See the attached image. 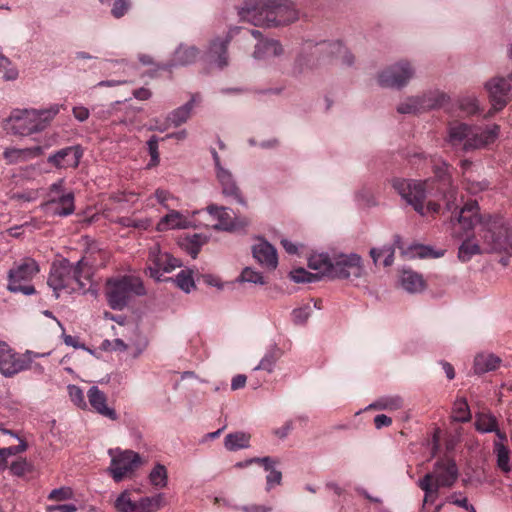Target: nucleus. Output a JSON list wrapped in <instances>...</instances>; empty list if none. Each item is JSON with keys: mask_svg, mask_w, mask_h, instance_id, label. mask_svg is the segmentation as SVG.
<instances>
[{"mask_svg": "<svg viewBox=\"0 0 512 512\" xmlns=\"http://www.w3.org/2000/svg\"><path fill=\"white\" fill-rule=\"evenodd\" d=\"M460 168L463 178L464 188L471 194H477L486 190L489 186V182L486 179H482L475 169V166L470 160H462L460 162Z\"/></svg>", "mask_w": 512, "mask_h": 512, "instance_id": "nucleus-19", "label": "nucleus"}, {"mask_svg": "<svg viewBox=\"0 0 512 512\" xmlns=\"http://www.w3.org/2000/svg\"><path fill=\"white\" fill-rule=\"evenodd\" d=\"M458 478V468L453 460H439L435 463L432 473H427L418 481L424 491V504L433 503L441 487H451Z\"/></svg>", "mask_w": 512, "mask_h": 512, "instance_id": "nucleus-8", "label": "nucleus"}, {"mask_svg": "<svg viewBox=\"0 0 512 512\" xmlns=\"http://www.w3.org/2000/svg\"><path fill=\"white\" fill-rule=\"evenodd\" d=\"M43 208L52 216H69L75 211L74 194L67 192L66 194L51 196L43 205Z\"/></svg>", "mask_w": 512, "mask_h": 512, "instance_id": "nucleus-21", "label": "nucleus"}, {"mask_svg": "<svg viewBox=\"0 0 512 512\" xmlns=\"http://www.w3.org/2000/svg\"><path fill=\"white\" fill-rule=\"evenodd\" d=\"M151 485L156 488H165L168 484V472L164 465L156 464L149 474Z\"/></svg>", "mask_w": 512, "mask_h": 512, "instance_id": "nucleus-41", "label": "nucleus"}, {"mask_svg": "<svg viewBox=\"0 0 512 512\" xmlns=\"http://www.w3.org/2000/svg\"><path fill=\"white\" fill-rule=\"evenodd\" d=\"M154 196L158 203L165 208H169V201L175 199L169 191L164 189H157L154 193Z\"/></svg>", "mask_w": 512, "mask_h": 512, "instance_id": "nucleus-59", "label": "nucleus"}, {"mask_svg": "<svg viewBox=\"0 0 512 512\" xmlns=\"http://www.w3.org/2000/svg\"><path fill=\"white\" fill-rule=\"evenodd\" d=\"M242 30L239 27H234L229 30L224 38L217 37L213 39L209 46V56L216 63L219 68H224L228 64L227 46L235 34L240 33Z\"/></svg>", "mask_w": 512, "mask_h": 512, "instance_id": "nucleus-20", "label": "nucleus"}, {"mask_svg": "<svg viewBox=\"0 0 512 512\" xmlns=\"http://www.w3.org/2000/svg\"><path fill=\"white\" fill-rule=\"evenodd\" d=\"M471 418L469 406L465 399H457L454 403L452 419L456 422H467Z\"/></svg>", "mask_w": 512, "mask_h": 512, "instance_id": "nucleus-45", "label": "nucleus"}, {"mask_svg": "<svg viewBox=\"0 0 512 512\" xmlns=\"http://www.w3.org/2000/svg\"><path fill=\"white\" fill-rule=\"evenodd\" d=\"M403 406V400L399 396L382 397L369 405V408L378 410L395 411Z\"/></svg>", "mask_w": 512, "mask_h": 512, "instance_id": "nucleus-42", "label": "nucleus"}, {"mask_svg": "<svg viewBox=\"0 0 512 512\" xmlns=\"http://www.w3.org/2000/svg\"><path fill=\"white\" fill-rule=\"evenodd\" d=\"M147 346L148 340L145 337H139L135 342L128 344V350L133 358H138Z\"/></svg>", "mask_w": 512, "mask_h": 512, "instance_id": "nucleus-54", "label": "nucleus"}, {"mask_svg": "<svg viewBox=\"0 0 512 512\" xmlns=\"http://www.w3.org/2000/svg\"><path fill=\"white\" fill-rule=\"evenodd\" d=\"M448 502L452 503L454 505H457L459 507H462L469 512H476L474 506L470 505L468 503V499L465 496H462L461 493H453L449 498Z\"/></svg>", "mask_w": 512, "mask_h": 512, "instance_id": "nucleus-56", "label": "nucleus"}, {"mask_svg": "<svg viewBox=\"0 0 512 512\" xmlns=\"http://www.w3.org/2000/svg\"><path fill=\"white\" fill-rule=\"evenodd\" d=\"M68 392H69L71 401L76 406H78L79 408H82V409L87 407V403L85 401V396H84L82 389H80L76 385H69Z\"/></svg>", "mask_w": 512, "mask_h": 512, "instance_id": "nucleus-49", "label": "nucleus"}, {"mask_svg": "<svg viewBox=\"0 0 512 512\" xmlns=\"http://www.w3.org/2000/svg\"><path fill=\"white\" fill-rule=\"evenodd\" d=\"M26 449H27V444L24 441H20V443L16 446L2 448V451L5 453L6 457L8 458L10 456L22 453Z\"/></svg>", "mask_w": 512, "mask_h": 512, "instance_id": "nucleus-60", "label": "nucleus"}, {"mask_svg": "<svg viewBox=\"0 0 512 512\" xmlns=\"http://www.w3.org/2000/svg\"><path fill=\"white\" fill-rule=\"evenodd\" d=\"M242 510L244 512H270L272 510L271 506L266 505H249V506H243Z\"/></svg>", "mask_w": 512, "mask_h": 512, "instance_id": "nucleus-64", "label": "nucleus"}, {"mask_svg": "<svg viewBox=\"0 0 512 512\" xmlns=\"http://www.w3.org/2000/svg\"><path fill=\"white\" fill-rule=\"evenodd\" d=\"M238 15L255 26L280 27L297 21L299 10L292 0H245Z\"/></svg>", "mask_w": 512, "mask_h": 512, "instance_id": "nucleus-2", "label": "nucleus"}, {"mask_svg": "<svg viewBox=\"0 0 512 512\" xmlns=\"http://www.w3.org/2000/svg\"><path fill=\"white\" fill-rule=\"evenodd\" d=\"M477 201L467 202L460 210L458 222L463 229L471 230L479 226V243L474 238H467L462 242L458 250V258L462 262H468L473 256L483 253L512 251V230L506 227L502 218L490 214L478 213Z\"/></svg>", "mask_w": 512, "mask_h": 512, "instance_id": "nucleus-1", "label": "nucleus"}, {"mask_svg": "<svg viewBox=\"0 0 512 512\" xmlns=\"http://www.w3.org/2000/svg\"><path fill=\"white\" fill-rule=\"evenodd\" d=\"M290 278L295 283H311L319 279L317 274L310 273L303 268L295 269L290 272Z\"/></svg>", "mask_w": 512, "mask_h": 512, "instance_id": "nucleus-48", "label": "nucleus"}, {"mask_svg": "<svg viewBox=\"0 0 512 512\" xmlns=\"http://www.w3.org/2000/svg\"><path fill=\"white\" fill-rule=\"evenodd\" d=\"M142 282L135 277L123 276L107 282V301L113 310H122L134 295H144Z\"/></svg>", "mask_w": 512, "mask_h": 512, "instance_id": "nucleus-9", "label": "nucleus"}, {"mask_svg": "<svg viewBox=\"0 0 512 512\" xmlns=\"http://www.w3.org/2000/svg\"><path fill=\"white\" fill-rule=\"evenodd\" d=\"M194 101H195V99L192 98L186 104L173 110L169 114L167 120L175 127H178L181 124L185 123L191 115L192 109L194 107Z\"/></svg>", "mask_w": 512, "mask_h": 512, "instance_id": "nucleus-37", "label": "nucleus"}, {"mask_svg": "<svg viewBox=\"0 0 512 512\" xmlns=\"http://www.w3.org/2000/svg\"><path fill=\"white\" fill-rule=\"evenodd\" d=\"M278 461L269 456L262 457L260 464L264 470L268 472L266 476V491H270L273 487L281 485L282 483V472L275 469V465Z\"/></svg>", "mask_w": 512, "mask_h": 512, "instance_id": "nucleus-30", "label": "nucleus"}, {"mask_svg": "<svg viewBox=\"0 0 512 512\" xmlns=\"http://www.w3.org/2000/svg\"><path fill=\"white\" fill-rule=\"evenodd\" d=\"M87 397L89 404L94 411L110 420H117L118 416L116 411L113 408L107 406V397L105 393L101 391L97 386H92L89 388Z\"/></svg>", "mask_w": 512, "mask_h": 512, "instance_id": "nucleus-24", "label": "nucleus"}, {"mask_svg": "<svg viewBox=\"0 0 512 512\" xmlns=\"http://www.w3.org/2000/svg\"><path fill=\"white\" fill-rule=\"evenodd\" d=\"M280 355V350L277 347H273L264 355L254 370H265L268 373H271Z\"/></svg>", "mask_w": 512, "mask_h": 512, "instance_id": "nucleus-44", "label": "nucleus"}, {"mask_svg": "<svg viewBox=\"0 0 512 512\" xmlns=\"http://www.w3.org/2000/svg\"><path fill=\"white\" fill-rule=\"evenodd\" d=\"M311 312H312V309L309 304L294 309L292 311L294 323H296V324L305 323L308 320V318L310 317Z\"/></svg>", "mask_w": 512, "mask_h": 512, "instance_id": "nucleus-53", "label": "nucleus"}, {"mask_svg": "<svg viewBox=\"0 0 512 512\" xmlns=\"http://www.w3.org/2000/svg\"><path fill=\"white\" fill-rule=\"evenodd\" d=\"M404 253H410L412 257L426 258V257H440L443 253L432 254L431 248L424 245H413L410 247V251H405Z\"/></svg>", "mask_w": 512, "mask_h": 512, "instance_id": "nucleus-52", "label": "nucleus"}, {"mask_svg": "<svg viewBox=\"0 0 512 512\" xmlns=\"http://www.w3.org/2000/svg\"><path fill=\"white\" fill-rule=\"evenodd\" d=\"M149 154L151 156L150 163L148 167H153L158 165L159 163V152H158V138L156 136L150 137L147 142Z\"/></svg>", "mask_w": 512, "mask_h": 512, "instance_id": "nucleus-55", "label": "nucleus"}, {"mask_svg": "<svg viewBox=\"0 0 512 512\" xmlns=\"http://www.w3.org/2000/svg\"><path fill=\"white\" fill-rule=\"evenodd\" d=\"M216 177L222 188V194L225 197L231 198L243 206L246 205V201L243 198L231 171L225 168H219V171L216 173Z\"/></svg>", "mask_w": 512, "mask_h": 512, "instance_id": "nucleus-22", "label": "nucleus"}, {"mask_svg": "<svg viewBox=\"0 0 512 512\" xmlns=\"http://www.w3.org/2000/svg\"><path fill=\"white\" fill-rule=\"evenodd\" d=\"M165 505L164 494L143 497L138 501L139 512H156Z\"/></svg>", "mask_w": 512, "mask_h": 512, "instance_id": "nucleus-39", "label": "nucleus"}, {"mask_svg": "<svg viewBox=\"0 0 512 512\" xmlns=\"http://www.w3.org/2000/svg\"><path fill=\"white\" fill-rule=\"evenodd\" d=\"M199 53V50L195 46L181 44L174 53L171 66L192 64L197 60Z\"/></svg>", "mask_w": 512, "mask_h": 512, "instance_id": "nucleus-31", "label": "nucleus"}, {"mask_svg": "<svg viewBox=\"0 0 512 512\" xmlns=\"http://www.w3.org/2000/svg\"><path fill=\"white\" fill-rule=\"evenodd\" d=\"M73 116L79 121L84 122L89 118L90 111L84 106H75L72 109Z\"/></svg>", "mask_w": 512, "mask_h": 512, "instance_id": "nucleus-61", "label": "nucleus"}, {"mask_svg": "<svg viewBox=\"0 0 512 512\" xmlns=\"http://www.w3.org/2000/svg\"><path fill=\"white\" fill-rule=\"evenodd\" d=\"M281 44L274 39H261L255 46L253 57L257 60H265L281 55Z\"/></svg>", "mask_w": 512, "mask_h": 512, "instance_id": "nucleus-27", "label": "nucleus"}, {"mask_svg": "<svg viewBox=\"0 0 512 512\" xmlns=\"http://www.w3.org/2000/svg\"><path fill=\"white\" fill-rule=\"evenodd\" d=\"M415 69L410 62L402 60L383 69L377 77L378 84L385 88L400 89L414 77Z\"/></svg>", "mask_w": 512, "mask_h": 512, "instance_id": "nucleus-12", "label": "nucleus"}, {"mask_svg": "<svg viewBox=\"0 0 512 512\" xmlns=\"http://www.w3.org/2000/svg\"><path fill=\"white\" fill-rule=\"evenodd\" d=\"M395 247L392 245H384L381 248H372L370 256L375 265L383 258V266H391L394 262Z\"/></svg>", "mask_w": 512, "mask_h": 512, "instance_id": "nucleus-38", "label": "nucleus"}, {"mask_svg": "<svg viewBox=\"0 0 512 512\" xmlns=\"http://www.w3.org/2000/svg\"><path fill=\"white\" fill-rule=\"evenodd\" d=\"M111 455V464L109 472L116 482L122 481L134 473V471L141 465V457L138 453L132 450L120 451L109 450Z\"/></svg>", "mask_w": 512, "mask_h": 512, "instance_id": "nucleus-13", "label": "nucleus"}, {"mask_svg": "<svg viewBox=\"0 0 512 512\" xmlns=\"http://www.w3.org/2000/svg\"><path fill=\"white\" fill-rule=\"evenodd\" d=\"M173 281L177 287L186 293H189L195 287L192 273L189 270H181Z\"/></svg>", "mask_w": 512, "mask_h": 512, "instance_id": "nucleus-47", "label": "nucleus"}, {"mask_svg": "<svg viewBox=\"0 0 512 512\" xmlns=\"http://www.w3.org/2000/svg\"><path fill=\"white\" fill-rule=\"evenodd\" d=\"M499 134L500 127L496 124L480 127L456 122L449 125L447 141L452 147L469 152L494 143Z\"/></svg>", "mask_w": 512, "mask_h": 512, "instance_id": "nucleus-4", "label": "nucleus"}, {"mask_svg": "<svg viewBox=\"0 0 512 512\" xmlns=\"http://www.w3.org/2000/svg\"><path fill=\"white\" fill-rule=\"evenodd\" d=\"M90 268L85 259H80L76 264H72L67 259H62L52 264L48 277V285L54 291L55 297H59L62 290L68 293L84 290L86 283L82 280H88Z\"/></svg>", "mask_w": 512, "mask_h": 512, "instance_id": "nucleus-5", "label": "nucleus"}, {"mask_svg": "<svg viewBox=\"0 0 512 512\" xmlns=\"http://www.w3.org/2000/svg\"><path fill=\"white\" fill-rule=\"evenodd\" d=\"M333 260L327 254H315L312 255L308 260V266L310 269L315 270L317 276L333 278L332 270Z\"/></svg>", "mask_w": 512, "mask_h": 512, "instance_id": "nucleus-28", "label": "nucleus"}, {"mask_svg": "<svg viewBox=\"0 0 512 512\" xmlns=\"http://www.w3.org/2000/svg\"><path fill=\"white\" fill-rule=\"evenodd\" d=\"M475 429L479 433H492L499 426L498 420L491 412H478L475 415Z\"/></svg>", "mask_w": 512, "mask_h": 512, "instance_id": "nucleus-34", "label": "nucleus"}, {"mask_svg": "<svg viewBox=\"0 0 512 512\" xmlns=\"http://www.w3.org/2000/svg\"><path fill=\"white\" fill-rule=\"evenodd\" d=\"M115 507L120 512H139L138 501H132L127 492L119 495L115 501Z\"/></svg>", "mask_w": 512, "mask_h": 512, "instance_id": "nucleus-46", "label": "nucleus"}, {"mask_svg": "<svg viewBox=\"0 0 512 512\" xmlns=\"http://www.w3.org/2000/svg\"><path fill=\"white\" fill-rule=\"evenodd\" d=\"M332 59L344 66H350L354 62L353 55L340 41H323L314 45L308 43L295 62V71L298 73L312 71Z\"/></svg>", "mask_w": 512, "mask_h": 512, "instance_id": "nucleus-3", "label": "nucleus"}, {"mask_svg": "<svg viewBox=\"0 0 512 512\" xmlns=\"http://www.w3.org/2000/svg\"><path fill=\"white\" fill-rule=\"evenodd\" d=\"M425 111L444 106L449 101V96L439 90L429 91L421 96Z\"/></svg>", "mask_w": 512, "mask_h": 512, "instance_id": "nucleus-36", "label": "nucleus"}, {"mask_svg": "<svg viewBox=\"0 0 512 512\" xmlns=\"http://www.w3.org/2000/svg\"><path fill=\"white\" fill-rule=\"evenodd\" d=\"M208 213L217 222L213 225L217 230L231 231L236 229L237 225L230 215V209L223 206L209 205Z\"/></svg>", "mask_w": 512, "mask_h": 512, "instance_id": "nucleus-26", "label": "nucleus"}, {"mask_svg": "<svg viewBox=\"0 0 512 512\" xmlns=\"http://www.w3.org/2000/svg\"><path fill=\"white\" fill-rule=\"evenodd\" d=\"M332 270L333 278L338 279H358L365 273L362 259L355 253L339 255L333 260Z\"/></svg>", "mask_w": 512, "mask_h": 512, "instance_id": "nucleus-15", "label": "nucleus"}, {"mask_svg": "<svg viewBox=\"0 0 512 512\" xmlns=\"http://www.w3.org/2000/svg\"><path fill=\"white\" fill-rule=\"evenodd\" d=\"M494 453L497 456V465L498 467L504 471H510V452L508 447L502 443H493Z\"/></svg>", "mask_w": 512, "mask_h": 512, "instance_id": "nucleus-43", "label": "nucleus"}, {"mask_svg": "<svg viewBox=\"0 0 512 512\" xmlns=\"http://www.w3.org/2000/svg\"><path fill=\"white\" fill-rule=\"evenodd\" d=\"M29 469L30 466L25 459H19L10 465V471L15 476H23Z\"/></svg>", "mask_w": 512, "mask_h": 512, "instance_id": "nucleus-57", "label": "nucleus"}, {"mask_svg": "<svg viewBox=\"0 0 512 512\" xmlns=\"http://www.w3.org/2000/svg\"><path fill=\"white\" fill-rule=\"evenodd\" d=\"M240 280L243 282H249L254 284H261L263 285L265 283L264 278L260 272H257L249 267L245 268L241 275Z\"/></svg>", "mask_w": 512, "mask_h": 512, "instance_id": "nucleus-50", "label": "nucleus"}, {"mask_svg": "<svg viewBox=\"0 0 512 512\" xmlns=\"http://www.w3.org/2000/svg\"><path fill=\"white\" fill-rule=\"evenodd\" d=\"M71 496H72V491L70 488L61 487V488L52 490L50 492L48 498L50 500H54V501H63V500L70 499Z\"/></svg>", "mask_w": 512, "mask_h": 512, "instance_id": "nucleus-58", "label": "nucleus"}, {"mask_svg": "<svg viewBox=\"0 0 512 512\" xmlns=\"http://www.w3.org/2000/svg\"><path fill=\"white\" fill-rule=\"evenodd\" d=\"M501 359L491 353H479L474 358L473 370L476 374H483L497 369Z\"/></svg>", "mask_w": 512, "mask_h": 512, "instance_id": "nucleus-29", "label": "nucleus"}, {"mask_svg": "<svg viewBox=\"0 0 512 512\" xmlns=\"http://www.w3.org/2000/svg\"><path fill=\"white\" fill-rule=\"evenodd\" d=\"M492 106L495 111L501 110L510 97V83L507 79L502 77H495L485 83Z\"/></svg>", "mask_w": 512, "mask_h": 512, "instance_id": "nucleus-18", "label": "nucleus"}, {"mask_svg": "<svg viewBox=\"0 0 512 512\" xmlns=\"http://www.w3.org/2000/svg\"><path fill=\"white\" fill-rule=\"evenodd\" d=\"M429 161L432 164L436 181L439 183L437 192L443 194L444 198L447 200L446 205L449 210L457 207L455 204L457 199V189L452 186L448 163L435 156H430ZM432 180L435 182L434 179Z\"/></svg>", "mask_w": 512, "mask_h": 512, "instance_id": "nucleus-14", "label": "nucleus"}, {"mask_svg": "<svg viewBox=\"0 0 512 512\" xmlns=\"http://www.w3.org/2000/svg\"><path fill=\"white\" fill-rule=\"evenodd\" d=\"M48 511L53 512H75L76 506L74 504H62V505H55V506H48Z\"/></svg>", "mask_w": 512, "mask_h": 512, "instance_id": "nucleus-63", "label": "nucleus"}, {"mask_svg": "<svg viewBox=\"0 0 512 512\" xmlns=\"http://www.w3.org/2000/svg\"><path fill=\"white\" fill-rule=\"evenodd\" d=\"M38 263L30 257H25L15 262L7 273V290L11 293L33 295L36 290L33 285L23 284L30 282L39 273Z\"/></svg>", "mask_w": 512, "mask_h": 512, "instance_id": "nucleus-10", "label": "nucleus"}, {"mask_svg": "<svg viewBox=\"0 0 512 512\" xmlns=\"http://www.w3.org/2000/svg\"><path fill=\"white\" fill-rule=\"evenodd\" d=\"M253 257L257 262L269 269H275L278 265L276 249L267 241L259 239L252 248Z\"/></svg>", "mask_w": 512, "mask_h": 512, "instance_id": "nucleus-23", "label": "nucleus"}, {"mask_svg": "<svg viewBox=\"0 0 512 512\" xmlns=\"http://www.w3.org/2000/svg\"><path fill=\"white\" fill-rule=\"evenodd\" d=\"M61 105L52 104L45 109L15 110L10 116L15 134L30 135L45 130L60 112Z\"/></svg>", "mask_w": 512, "mask_h": 512, "instance_id": "nucleus-7", "label": "nucleus"}, {"mask_svg": "<svg viewBox=\"0 0 512 512\" xmlns=\"http://www.w3.org/2000/svg\"><path fill=\"white\" fill-rule=\"evenodd\" d=\"M148 262L146 273L157 281L162 280L161 277L164 273H169L181 265L169 253L161 252L158 246L150 248Z\"/></svg>", "mask_w": 512, "mask_h": 512, "instance_id": "nucleus-16", "label": "nucleus"}, {"mask_svg": "<svg viewBox=\"0 0 512 512\" xmlns=\"http://www.w3.org/2000/svg\"><path fill=\"white\" fill-rule=\"evenodd\" d=\"M251 435L249 433L238 431L229 433L225 436L224 446L228 451H237L250 446Z\"/></svg>", "mask_w": 512, "mask_h": 512, "instance_id": "nucleus-33", "label": "nucleus"}, {"mask_svg": "<svg viewBox=\"0 0 512 512\" xmlns=\"http://www.w3.org/2000/svg\"><path fill=\"white\" fill-rule=\"evenodd\" d=\"M400 282L402 288L410 293L420 292L424 287L422 277L413 271L404 270L401 274Z\"/></svg>", "mask_w": 512, "mask_h": 512, "instance_id": "nucleus-35", "label": "nucleus"}, {"mask_svg": "<svg viewBox=\"0 0 512 512\" xmlns=\"http://www.w3.org/2000/svg\"><path fill=\"white\" fill-rule=\"evenodd\" d=\"M43 154L41 146H34L29 148H6L3 152V158L9 165L26 162Z\"/></svg>", "mask_w": 512, "mask_h": 512, "instance_id": "nucleus-25", "label": "nucleus"}, {"mask_svg": "<svg viewBox=\"0 0 512 512\" xmlns=\"http://www.w3.org/2000/svg\"><path fill=\"white\" fill-rule=\"evenodd\" d=\"M459 107L467 114H474L479 110L478 100L472 96L462 97L459 100Z\"/></svg>", "mask_w": 512, "mask_h": 512, "instance_id": "nucleus-51", "label": "nucleus"}, {"mask_svg": "<svg viewBox=\"0 0 512 512\" xmlns=\"http://www.w3.org/2000/svg\"><path fill=\"white\" fill-rule=\"evenodd\" d=\"M44 355L30 350L19 355L5 341H0V373L4 377H12L30 369L34 358Z\"/></svg>", "mask_w": 512, "mask_h": 512, "instance_id": "nucleus-11", "label": "nucleus"}, {"mask_svg": "<svg viewBox=\"0 0 512 512\" xmlns=\"http://www.w3.org/2000/svg\"><path fill=\"white\" fill-rule=\"evenodd\" d=\"M187 219L178 211L170 210L157 224L158 231L186 228Z\"/></svg>", "mask_w": 512, "mask_h": 512, "instance_id": "nucleus-32", "label": "nucleus"}, {"mask_svg": "<svg viewBox=\"0 0 512 512\" xmlns=\"http://www.w3.org/2000/svg\"><path fill=\"white\" fill-rule=\"evenodd\" d=\"M84 150L80 145L62 148L47 158V162L56 169H76L83 157Z\"/></svg>", "mask_w": 512, "mask_h": 512, "instance_id": "nucleus-17", "label": "nucleus"}, {"mask_svg": "<svg viewBox=\"0 0 512 512\" xmlns=\"http://www.w3.org/2000/svg\"><path fill=\"white\" fill-rule=\"evenodd\" d=\"M433 180H411V179H394L392 186L401 198L411 205L416 212L424 216L427 214H435L440 210V205L436 202L429 201L424 205L425 198L428 194L435 195Z\"/></svg>", "mask_w": 512, "mask_h": 512, "instance_id": "nucleus-6", "label": "nucleus"}, {"mask_svg": "<svg viewBox=\"0 0 512 512\" xmlns=\"http://www.w3.org/2000/svg\"><path fill=\"white\" fill-rule=\"evenodd\" d=\"M392 423V419L385 414H379L374 418V424L377 429L388 427Z\"/></svg>", "mask_w": 512, "mask_h": 512, "instance_id": "nucleus-62", "label": "nucleus"}, {"mask_svg": "<svg viewBox=\"0 0 512 512\" xmlns=\"http://www.w3.org/2000/svg\"><path fill=\"white\" fill-rule=\"evenodd\" d=\"M425 111L421 96L409 97L397 106L401 114H416Z\"/></svg>", "mask_w": 512, "mask_h": 512, "instance_id": "nucleus-40", "label": "nucleus"}]
</instances>
